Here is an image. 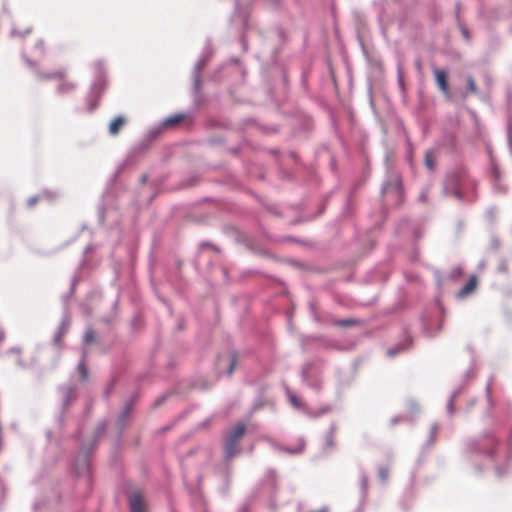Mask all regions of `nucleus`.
Segmentation results:
<instances>
[{
  "instance_id": "f257e3e1",
  "label": "nucleus",
  "mask_w": 512,
  "mask_h": 512,
  "mask_svg": "<svg viewBox=\"0 0 512 512\" xmlns=\"http://www.w3.org/2000/svg\"><path fill=\"white\" fill-rule=\"evenodd\" d=\"M38 77L41 80H55L58 81V93L68 94L75 90L76 84L67 77L65 70L60 69L52 73H39Z\"/></svg>"
},
{
  "instance_id": "f03ea898",
  "label": "nucleus",
  "mask_w": 512,
  "mask_h": 512,
  "mask_svg": "<svg viewBox=\"0 0 512 512\" xmlns=\"http://www.w3.org/2000/svg\"><path fill=\"white\" fill-rule=\"evenodd\" d=\"M435 81L439 89L445 94L449 95V87L447 82V72L441 69H434Z\"/></svg>"
},
{
  "instance_id": "7ed1b4c3",
  "label": "nucleus",
  "mask_w": 512,
  "mask_h": 512,
  "mask_svg": "<svg viewBox=\"0 0 512 512\" xmlns=\"http://www.w3.org/2000/svg\"><path fill=\"white\" fill-rule=\"evenodd\" d=\"M478 285V278L476 275H471L468 282L458 291V298H465L468 295L472 294Z\"/></svg>"
},
{
  "instance_id": "20e7f679",
  "label": "nucleus",
  "mask_w": 512,
  "mask_h": 512,
  "mask_svg": "<svg viewBox=\"0 0 512 512\" xmlns=\"http://www.w3.org/2000/svg\"><path fill=\"white\" fill-rule=\"evenodd\" d=\"M131 512H145V503L141 493L136 492L130 496Z\"/></svg>"
},
{
  "instance_id": "39448f33",
  "label": "nucleus",
  "mask_w": 512,
  "mask_h": 512,
  "mask_svg": "<svg viewBox=\"0 0 512 512\" xmlns=\"http://www.w3.org/2000/svg\"><path fill=\"white\" fill-rule=\"evenodd\" d=\"M126 124V118L123 116H117L115 119H113L109 125V133L112 136H116L120 130L124 127Z\"/></svg>"
},
{
  "instance_id": "423d86ee",
  "label": "nucleus",
  "mask_w": 512,
  "mask_h": 512,
  "mask_svg": "<svg viewBox=\"0 0 512 512\" xmlns=\"http://www.w3.org/2000/svg\"><path fill=\"white\" fill-rule=\"evenodd\" d=\"M245 429V425L239 423L230 430L226 438L239 442L245 433Z\"/></svg>"
},
{
  "instance_id": "0eeeda50",
  "label": "nucleus",
  "mask_w": 512,
  "mask_h": 512,
  "mask_svg": "<svg viewBox=\"0 0 512 512\" xmlns=\"http://www.w3.org/2000/svg\"><path fill=\"white\" fill-rule=\"evenodd\" d=\"M238 441L230 440L226 438L225 441V452L227 457L232 458L239 453Z\"/></svg>"
},
{
  "instance_id": "6e6552de",
  "label": "nucleus",
  "mask_w": 512,
  "mask_h": 512,
  "mask_svg": "<svg viewBox=\"0 0 512 512\" xmlns=\"http://www.w3.org/2000/svg\"><path fill=\"white\" fill-rule=\"evenodd\" d=\"M185 119V116L182 115V114H177V115H173L171 117H168L167 119L164 120L163 124L164 126L168 127V126H174V125H177L179 124L180 122H182L183 120Z\"/></svg>"
},
{
  "instance_id": "1a4fd4ad",
  "label": "nucleus",
  "mask_w": 512,
  "mask_h": 512,
  "mask_svg": "<svg viewBox=\"0 0 512 512\" xmlns=\"http://www.w3.org/2000/svg\"><path fill=\"white\" fill-rule=\"evenodd\" d=\"M425 164L428 169L433 170L435 167V160L433 153L431 151H427L425 154Z\"/></svg>"
},
{
  "instance_id": "9d476101",
  "label": "nucleus",
  "mask_w": 512,
  "mask_h": 512,
  "mask_svg": "<svg viewBox=\"0 0 512 512\" xmlns=\"http://www.w3.org/2000/svg\"><path fill=\"white\" fill-rule=\"evenodd\" d=\"M78 371H79V373H80V375H81V378H82L83 380H86V379L88 378V371H87V368H86V365H85V362H84V361H82V362H80V363H79V365H78Z\"/></svg>"
},
{
  "instance_id": "9b49d317",
  "label": "nucleus",
  "mask_w": 512,
  "mask_h": 512,
  "mask_svg": "<svg viewBox=\"0 0 512 512\" xmlns=\"http://www.w3.org/2000/svg\"><path fill=\"white\" fill-rule=\"evenodd\" d=\"M463 274V270L461 267H456L452 269V271L449 274V278L451 280H457L461 275Z\"/></svg>"
},
{
  "instance_id": "f8f14e48",
  "label": "nucleus",
  "mask_w": 512,
  "mask_h": 512,
  "mask_svg": "<svg viewBox=\"0 0 512 512\" xmlns=\"http://www.w3.org/2000/svg\"><path fill=\"white\" fill-rule=\"evenodd\" d=\"M467 87L469 91L473 94H476L478 92V88L476 86V83L472 77L467 78Z\"/></svg>"
},
{
  "instance_id": "ddd939ff",
  "label": "nucleus",
  "mask_w": 512,
  "mask_h": 512,
  "mask_svg": "<svg viewBox=\"0 0 512 512\" xmlns=\"http://www.w3.org/2000/svg\"><path fill=\"white\" fill-rule=\"evenodd\" d=\"M358 323H359V321L356 319H346V320H341V321L337 322L338 325L344 326V327L353 326Z\"/></svg>"
},
{
  "instance_id": "4468645a",
  "label": "nucleus",
  "mask_w": 512,
  "mask_h": 512,
  "mask_svg": "<svg viewBox=\"0 0 512 512\" xmlns=\"http://www.w3.org/2000/svg\"><path fill=\"white\" fill-rule=\"evenodd\" d=\"M84 340H85L86 343L93 342L95 340L94 331H92V330L86 331V333L84 335Z\"/></svg>"
},
{
  "instance_id": "2eb2a0df",
  "label": "nucleus",
  "mask_w": 512,
  "mask_h": 512,
  "mask_svg": "<svg viewBox=\"0 0 512 512\" xmlns=\"http://www.w3.org/2000/svg\"><path fill=\"white\" fill-rule=\"evenodd\" d=\"M379 476L383 481L387 480V478L389 476V470L387 468H380Z\"/></svg>"
},
{
  "instance_id": "dca6fc26",
  "label": "nucleus",
  "mask_w": 512,
  "mask_h": 512,
  "mask_svg": "<svg viewBox=\"0 0 512 512\" xmlns=\"http://www.w3.org/2000/svg\"><path fill=\"white\" fill-rule=\"evenodd\" d=\"M36 46L42 51L44 52L45 50V43L43 40H39L37 43H36Z\"/></svg>"
},
{
  "instance_id": "f3484780",
  "label": "nucleus",
  "mask_w": 512,
  "mask_h": 512,
  "mask_svg": "<svg viewBox=\"0 0 512 512\" xmlns=\"http://www.w3.org/2000/svg\"><path fill=\"white\" fill-rule=\"evenodd\" d=\"M38 201V198L37 197H31L29 200H28V205L30 207L34 206Z\"/></svg>"
},
{
  "instance_id": "a211bd4d",
  "label": "nucleus",
  "mask_w": 512,
  "mask_h": 512,
  "mask_svg": "<svg viewBox=\"0 0 512 512\" xmlns=\"http://www.w3.org/2000/svg\"><path fill=\"white\" fill-rule=\"evenodd\" d=\"M234 363H235V359L232 360L231 366H230V368L228 370L229 374H231L233 372V370H234Z\"/></svg>"
},
{
  "instance_id": "6ab92c4d",
  "label": "nucleus",
  "mask_w": 512,
  "mask_h": 512,
  "mask_svg": "<svg viewBox=\"0 0 512 512\" xmlns=\"http://www.w3.org/2000/svg\"><path fill=\"white\" fill-rule=\"evenodd\" d=\"M291 402L293 403L294 406H298V400L295 396L291 397Z\"/></svg>"
},
{
  "instance_id": "aec40b11",
  "label": "nucleus",
  "mask_w": 512,
  "mask_h": 512,
  "mask_svg": "<svg viewBox=\"0 0 512 512\" xmlns=\"http://www.w3.org/2000/svg\"><path fill=\"white\" fill-rule=\"evenodd\" d=\"M396 353H397V351H396V350H394V349H390V350L388 351V355H389V356H394V355H396Z\"/></svg>"
}]
</instances>
